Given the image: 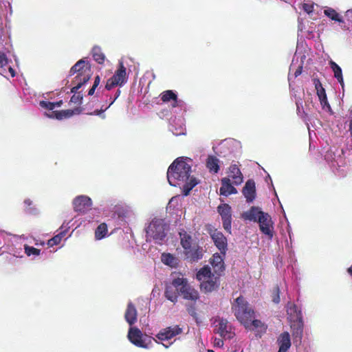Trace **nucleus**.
<instances>
[{
	"label": "nucleus",
	"mask_w": 352,
	"mask_h": 352,
	"mask_svg": "<svg viewBox=\"0 0 352 352\" xmlns=\"http://www.w3.org/2000/svg\"><path fill=\"white\" fill-rule=\"evenodd\" d=\"M191 162L192 160L189 158H177L167 171V179L170 185L182 188L185 196L198 184L197 179L190 175Z\"/></svg>",
	"instance_id": "nucleus-1"
},
{
	"label": "nucleus",
	"mask_w": 352,
	"mask_h": 352,
	"mask_svg": "<svg viewBox=\"0 0 352 352\" xmlns=\"http://www.w3.org/2000/svg\"><path fill=\"white\" fill-rule=\"evenodd\" d=\"M70 75L77 74L72 81L73 87L71 89L72 93H75L80 89L82 85L86 83L91 78V67L88 61L85 59L78 60L70 69Z\"/></svg>",
	"instance_id": "nucleus-2"
},
{
	"label": "nucleus",
	"mask_w": 352,
	"mask_h": 352,
	"mask_svg": "<svg viewBox=\"0 0 352 352\" xmlns=\"http://www.w3.org/2000/svg\"><path fill=\"white\" fill-rule=\"evenodd\" d=\"M219 274L212 272L211 268L206 265L198 270L197 279L200 283V288L204 292H211L218 288L219 285Z\"/></svg>",
	"instance_id": "nucleus-3"
},
{
	"label": "nucleus",
	"mask_w": 352,
	"mask_h": 352,
	"mask_svg": "<svg viewBox=\"0 0 352 352\" xmlns=\"http://www.w3.org/2000/svg\"><path fill=\"white\" fill-rule=\"evenodd\" d=\"M180 243L184 253L190 261H197L202 258L201 250L193 242L192 237L186 232H179Z\"/></svg>",
	"instance_id": "nucleus-4"
},
{
	"label": "nucleus",
	"mask_w": 352,
	"mask_h": 352,
	"mask_svg": "<svg viewBox=\"0 0 352 352\" xmlns=\"http://www.w3.org/2000/svg\"><path fill=\"white\" fill-rule=\"evenodd\" d=\"M173 284L185 300L195 302L199 299L198 291L188 283L186 278L178 277L173 280Z\"/></svg>",
	"instance_id": "nucleus-5"
},
{
	"label": "nucleus",
	"mask_w": 352,
	"mask_h": 352,
	"mask_svg": "<svg viewBox=\"0 0 352 352\" xmlns=\"http://www.w3.org/2000/svg\"><path fill=\"white\" fill-rule=\"evenodd\" d=\"M232 309L236 318L244 326L248 327V320L252 319L254 312L242 296H239L235 300L232 305Z\"/></svg>",
	"instance_id": "nucleus-6"
},
{
	"label": "nucleus",
	"mask_w": 352,
	"mask_h": 352,
	"mask_svg": "<svg viewBox=\"0 0 352 352\" xmlns=\"http://www.w3.org/2000/svg\"><path fill=\"white\" fill-rule=\"evenodd\" d=\"M127 338L135 346L144 349H148L152 345V340L157 342L155 338H152L142 331L137 327H131L129 329Z\"/></svg>",
	"instance_id": "nucleus-7"
},
{
	"label": "nucleus",
	"mask_w": 352,
	"mask_h": 352,
	"mask_svg": "<svg viewBox=\"0 0 352 352\" xmlns=\"http://www.w3.org/2000/svg\"><path fill=\"white\" fill-rule=\"evenodd\" d=\"M166 225L162 219H154L146 228V237L151 241L160 243L166 236Z\"/></svg>",
	"instance_id": "nucleus-8"
},
{
	"label": "nucleus",
	"mask_w": 352,
	"mask_h": 352,
	"mask_svg": "<svg viewBox=\"0 0 352 352\" xmlns=\"http://www.w3.org/2000/svg\"><path fill=\"white\" fill-rule=\"evenodd\" d=\"M287 312L289 315L291 321H293V324L291 325L292 328L295 329V333L296 336L301 335L302 333V314L300 310H298L296 305L292 302H289L287 305Z\"/></svg>",
	"instance_id": "nucleus-9"
},
{
	"label": "nucleus",
	"mask_w": 352,
	"mask_h": 352,
	"mask_svg": "<svg viewBox=\"0 0 352 352\" xmlns=\"http://www.w3.org/2000/svg\"><path fill=\"white\" fill-rule=\"evenodd\" d=\"M126 68L120 62L115 74L107 81L105 88L110 90L115 86H122L126 82Z\"/></svg>",
	"instance_id": "nucleus-10"
},
{
	"label": "nucleus",
	"mask_w": 352,
	"mask_h": 352,
	"mask_svg": "<svg viewBox=\"0 0 352 352\" xmlns=\"http://www.w3.org/2000/svg\"><path fill=\"white\" fill-rule=\"evenodd\" d=\"M182 331V329L178 325H173L160 330L155 336V338L157 340L163 343L162 342L172 340L175 336L181 334Z\"/></svg>",
	"instance_id": "nucleus-11"
},
{
	"label": "nucleus",
	"mask_w": 352,
	"mask_h": 352,
	"mask_svg": "<svg viewBox=\"0 0 352 352\" xmlns=\"http://www.w3.org/2000/svg\"><path fill=\"white\" fill-rule=\"evenodd\" d=\"M74 209L76 212L85 214L92 206V201L90 197L85 195L76 197L73 201Z\"/></svg>",
	"instance_id": "nucleus-12"
},
{
	"label": "nucleus",
	"mask_w": 352,
	"mask_h": 352,
	"mask_svg": "<svg viewBox=\"0 0 352 352\" xmlns=\"http://www.w3.org/2000/svg\"><path fill=\"white\" fill-rule=\"evenodd\" d=\"M261 231L269 238L272 239L273 236V221L271 217L265 212L261 214L258 221Z\"/></svg>",
	"instance_id": "nucleus-13"
},
{
	"label": "nucleus",
	"mask_w": 352,
	"mask_h": 352,
	"mask_svg": "<svg viewBox=\"0 0 352 352\" xmlns=\"http://www.w3.org/2000/svg\"><path fill=\"white\" fill-rule=\"evenodd\" d=\"M214 332L219 334L221 337H231V327L227 320L223 318H216L213 322Z\"/></svg>",
	"instance_id": "nucleus-14"
},
{
	"label": "nucleus",
	"mask_w": 352,
	"mask_h": 352,
	"mask_svg": "<svg viewBox=\"0 0 352 352\" xmlns=\"http://www.w3.org/2000/svg\"><path fill=\"white\" fill-rule=\"evenodd\" d=\"M212 239L222 254H225L227 250V239L223 234L217 231H214L212 235Z\"/></svg>",
	"instance_id": "nucleus-15"
},
{
	"label": "nucleus",
	"mask_w": 352,
	"mask_h": 352,
	"mask_svg": "<svg viewBox=\"0 0 352 352\" xmlns=\"http://www.w3.org/2000/svg\"><path fill=\"white\" fill-rule=\"evenodd\" d=\"M81 112L80 108H76L73 110H62L59 111H53L50 114H47V116L51 118H56L58 120H63L72 117L73 115L79 114Z\"/></svg>",
	"instance_id": "nucleus-16"
},
{
	"label": "nucleus",
	"mask_w": 352,
	"mask_h": 352,
	"mask_svg": "<svg viewBox=\"0 0 352 352\" xmlns=\"http://www.w3.org/2000/svg\"><path fill=\"white\" fill-rule=\"evenodd\" d=\"M227 177L230 178V179H232L233 184L236 186L240 185L243 180L241 172L235 164L230 166Z\"/></svg>",
	"instance_id": "nucleus-17"
},
{
	"label": "nucleus",
	"mask_w": 352,
	"mask_h": 352,
	"mask_svg": "<svg viewBox=\"0 0 352 352\" xmlns=\"http://www.w3.org/2000/svg\"><path fill=\"white\" fill-rule=\"evenodd\" d=\"M315 87L317 91V94L318 96V98L320 99L321 105L322 106L323 109L329 111L331 107L327 101V95L325 93L324 89L322 87V84L319 80H315Z\"/></svg>",
	"instance_id": "nucleus-18"
},
{
	"label": "nucleus",
	"mask_w": 352,
	"mask_h": 352,
	"mask_svg": "<svg viewBox=\"0 0 352 352\" xmlns=\"http://www.w3.org/2000/svg\"><path fill=\"white\" fill-rule=\"evenodd\" d=\"M219 192L221 195L228 197L232 194H236L237 190L231 184L230 178L223 177L221 179V187Z\"/></svg>",
	"instance_id": "nucleus-19"
},
{
	"label": "nucleus",
	"mask_w": 352,
	"mask_h": 352,
	"mask_svg": "<svg viewBox=\"0 0 352 352\" xmlns=\"http://www.w3.org/2000/svg\"><path fill=\"white\" fill-rule=\"evenodd\" d=\"M263 212H264L261 211L259 208L253 206L250 210L244 212L241 217L245 220L257 222L261 214H263Z\"/></svg>",
	"instance_id": "nucleus-20"
},
{
	"label": "nucleus",
	"mask_w": 352,
	"mask_h": 352,
	"mask_svg": "<svg viewBox=\"0 0 352 352\" xmlns=\"http://www.w3.org/2000/svg\"><path fill=\"white\" fill-rule=\"evenodd\" d=\"M210 263L212 266L213 271L215 274H219L224 270V263L222 256L216 253L214 254L212 257L210 258Z\"/></svg>",
	"instance_id": "nucleus-21"
},
{
	"label": "nucleus",
	"mask_w": 352,
	"mask_h": 352,
	"mask_svg": "<svg viewBox=\"0 0 352 352\" xmlns=\"http://www.w3.org/2000/svg\"><path fill=\"white\" fill-rule=\"evenodd\" d=\"M243 193L247 201L251 202L255 198V183L252 180H248L243 189Z\"/></svg>",
	"instance_id": "nucleus-22"
},
{
	"label": "nucleus",
	"mask_w": 352,
	"mask_h": 352,
	"mask_svg": "<svg viewBox=\"0 0 352 352\" xmlns=\"http://www.w3.org/2000/svg\"><path fill=\"white\" fill-rule=\"evenodd\" d=\"M124 317L131 327L137 321V310L131 302L128 304Z\"/></svg>",
	"instance_id": "nucleus-23"
},
{
	"label": "nucleus",
	"mask_w": 352,
	"mask_h": 352,
	"mask_svg": "<svg viewBox=\"0 0 352 352\" xmlns=\"http://www.w3.org/2000/svg\"><path fill=\"white\" fill-rule=\"evenodd\" d=\"M278 352H286L291 346L290 336L287 332L282 333L278 338Z\"/></svg>",
	"instance_id": "nucleus-24"
},
{
	"label": "nucleus",
	"mask_w": 352,
	"mask_h": 352,
	"mask_svg": "<svg viewBox=\"0 0 352 352\" xmlns=\"http://www.w3.org/2000/svg\"><path fill=\"white\" fill-rule=\"evenodd\" d=\"M246 328H249L251 330L256 331L258 333H262L265 331L266 327L260 320H248V327L245 326Z\"/></svg>",
	"instance_id": "nucleus-25"
},
{
	"label": "nucleus",
	"mask_w": 352,
	"mask_h": 352,
	"mask_svg": "<svg viewBox=\"0 0 352 352\" xmlns=\"http://www.w3.org/2000/svg\"><path fill=\"white\" fill-rule=\"evenodd\" d=\"M219 160L214 156H208L206 162V166L211 172L217 173L219 169Z\"/></svg>",
	"instance_id": "nucleus-26"
},
{
	"label": "nucleus",
	"mask_w": 352,
	"mask_h": 352,
	"mask_svg": "<svg viewBox=\"0 0 352 352\" xmlns=\"http://www.w3.org/2000/svg\"><path fill=\"white\" fill-rule=\"evenodd\" d=\"M161 260L163 263L171 267H176L178 263L177 258L169 253H163Z\"/></svg>",
	"instance_id": "nucleus-27"
},
{
	"label": "nucleus",
	"mask_w": 352,
	"mask_h": 352,
	"mask_svg": "<svg viewBox=\"0 0 352 352\" xmlns=\"http://www.w3.org/2000/svg\"><path fill=\"white\" fill-rule=\"evenodd\" d=\"M179 292L177 291L176 288L173 286L172 283L171 285L167 286L165 291V296L166 298L173 302H175L177 300V294Z\"/></svg>",
	"instance_id": "nucleus-28"
},
{
	"label": "nucleus",
	"mask_w": 352,
	"mask_h": 352,
	"mask_svg": "<svg viewBox=\"0 0 352 352\" xmlns=\"http://www.w3.org/2000/svg\"><path fill=\"white\" fill-rule=\"evenodd\" d=\"M331 69L334 73L335 78L338 80V81L340 83L342 86L344 85V80L342 77V72L340 67L337 65L335 62L331 60L329 63Z\"/></svg>",
	"instance_id": "nucleus-29"
},
{
	"label": "nucleus",
	"mask_w": 352,
	"mask_h": 352,
	"mask_svg": "<svg viewBox=\"0 0 352 352\" xmlns=\"http://www.w3.org/2000/svg\"><path fill=\"white\" fill-rule=\"evenodd\" d=\"M92 56L94 59L99 64L103 63L105 60L104 54L102 52L100 47L98 46H95L93 47Z\"/></svg>",
	"instance_id": "nucleus-30"
},
{
	"label": "nucleus",
	"mask_w": 352,
	"mask_h": 352,
	"mask_svg": "<svg viewBox=\"0 0 352 352\" xmlns=\"http://www.w3.org/2000/svg\"><path fill=\"white\" fill-rule=\"evenodd\" d=\"M218 212L222 219L231 218V208L228 204H221L218 206Z\"/></svg>",
	"instance_id": "nucleus-31"
},
{
	"label": "nucleus",
	"mask_w": 352,
	"mask_h": 352,
	"mask_svg": "<svg viewBox=\"0 0 352 352\" xmlns=\"http://www.w3.org/2000/svg\"><path fill=\"white\" fill-rule=\"evenodd\" d=\"M324 14L327 16H328L329 18H330L332 20L337 21H338L340 23H342L343 22V21L341 19V17H340L339 14L333 8H327L324 10Z\"/></svg>",
	"instance_id": "nucleus-32"
},
{
	"label": "nucleus",
	"mask_w": 352,
	"mask_h": 352,
	"mask_svg": "<svg viewBox=\"0 0 352 352\" xmlns=\"http://www.w3.org/2000/svg\"><path fill=\"white\" fill-rule=\"evenodd\" d=\"M162 100L164 102H168L170 100H173L174 101L173 106L175 107L177 104V96L170 90L166 91L162 94Z\"/></svg>",
	"instance_id": "nucleus-33"
},
{
	"label": "nucleus",
	"mask_w": 352,
	"mask_h": 352,
	"mask_svg": "<svg viewBox=\"0 0 352 352\" xmlns=\"http://www.w3.org/2000/svg\"><path fill=\"white\" fill-rule=\"evenodd\" d=\"M107 232V228L106 224H100L96 229L95 234L97 239H101L105 236Z\"/></svg>",
	"instance_id": "nucleus-34"
},
{
	"label": "nucleus",
	"mask_w": 352,
	"mask_h": 352,
	"mask_svg": "<svg viewBox=\"0 0 352 352\" xmlns=\"http://www.w3.org/2000/svg\"><path fill=\"white\" fill-rule=\"evenodd\" d=\"M8 65V59L6 57V55L0 52V73L3 75H7V69L6 67Z\"/></svg>",
	"instance_id": "nucleus-35"
},
{
	"label": "nucleus",
	"mask_w": 352,
	"mask_h": 352,
	"mask_svg": "<svg viewBox=\"0 0 352 352\" xmlns=\"http://www.w3.org/2000/svg\"><path fill=\"white\" fill-rule=\"evenodd\" d=\"M25 252L28 256H38L40 254V250L36 249L34 247L29 246L28 245H25L24 246Z\"/></svg>",
	"instance_id": "nucleus-36"
},
{
	"label": "nucleus",
	"mask_w": 352,
	"mask_h": 352,
	"mask_svg": "<svg viewBox=\"0 0 352 352\" xmlns=\"http://www.w3.org/2000/svg\"><path fill=\"white\" fill-rule=\"evenodd\" d=\"M63 233H60V234H57L52 239H50L47 243L48 245L53 246V245H58V243H60L61 239L63 237Z\"/></svg>",
	"instance_id": "nucleus-37"
},
{
	"label": "nucleus",
	"mask_w": 352,
	"mask_h": 352,
	"mask_svg": "<svg viewBox=\"0 0 352 352\" xmlns=\"http://www.w3.org/2000/svg\"><path fill=\"white\" fill-rule=\"evenodd\" d=\"M39 104L41 107L49 110H53L56 107V104L47 101H41Z\"/></svg>",
	"instance_id": "nucleus-38"
},
{
	"label": "nucleus",
	"mask_w": 352,
	"mask_h": 352,
	"mask_svg": "<svg viewBox=\"0 0 352 352\" xmlns=\"http://www.w3.org/2000/svg\"><path fill=\"white\" fill-rule=\"evenodd\" d=\"M272 301L276 304L280 302L279 289L278 287L274 288L272 291Z\"/></svg>",
	"instance_id": "nucleus-39"
},
{
	"label": "nucleus",
	"mask_w": 352,
	"mask_h": 352,
	"mask_svg": "<svg viewBox=\"0 0 352 352\" xmlns=\"http://www.w3.org/2000/svg\"><path fill=\"white\" fill-rule=\"evenodd\" d=\"M314 8V3H305L302 4V9L308 14L312 12Z\"/></svg>",
	"instance_id": "nucleus-40"
},
{
	"label": "nucleus",
	"mask_w": 352,
	"mask_h": 352,
	"mask_svg": "<svg viewBox=\"0 0 352 352\" xmlns=\"http://www.w3.org/2000/svg\"><path fill=\"white\" fill-rule=\"evenodd\" d=\"M222 220L223 228L228 231L230 230L231 228V218L223 219Z\"/></svg>",
	"instance_id": "nucleus-41"
},
{
	"label": "nucleus",
	"mask_w": 352,
	"mask_h": 352,
	"mask_svg": "<svg viewBox=\"0 0 352 352\" xmlns=\"http://www.w3.org/2000/svg\"><path fill=\"white\" fill-rule=\"evenodd\" d=\"M213 345L217 347H222L223 346V341L221 338H214L213 340Z\"/></svg>",
	"instance_id": "nucleus-42"
},
{
	"label": "nucleus",
	"mask_w": 352,
	"mask_h": 352,
	"mask_svg": "<svg viewBox=\"0 0 352 352\" xmlns=\"http://www.w3.org/2000/svg\"><path fill=\"white\" fill-rule=\"evenodd\" d=\"M82 99V97L81 95L80 94H78V95H74L72 98H71V102H74V103H78L79 102L81 101V100Z\"/></svg>",
	"instance_id": "nucleus-43"
},
{
	"label": "nucleus",
	"mask_w": 352,
	"mask_h": 352,
	"mask_svg": "<svg viewBox=\"0 0 352 352\" xmlns=\"http://www.w3.org/2000/svg\"><path fill=\"white\" fill-rule=\"evenodd\" d=\"M301 73H302V66H298V67L296 69V71L294 74V77L296 78L297 76L300 75Z\"/></svg>",
	"instance_id": "nucleus-44"
},
{
	"label": "nucleus",
	"mask_w": 352,
	"mask_h": 352,
	"mask_svg": "<svg viewBox=\"0 0 352 352\" xmlns=\"http://www.w3.org/2000/svg\"><path fill=\"white\" fill-rule=\"evenodd\" d=\"M6 67L8 68V72H7V73H8V72H9V73H10V76H11L12 77H14V76H15V72H14V69H13L10 66H8V65H7V67Z\"/></svg>",
	"instance_id": "nucleus-45"
},
{
	"label": "nucleus",
	"mask_w": 352,
	"mask_h": 352,
	"mask_svg": "<svg viewBox=\"0 0 352 352\" xmlns=\"http://www.w3.org/2000/svg\"><path fill=\"white\" fill-rule=\"evenodd\" d=\"M100 78L98 76H97L95 78L94 83L93 86L97 87L98 86V85L100 84Z\"/></svg>",
	"instance_id": "nucleus-46"
},
{
	"label": "nucleus",
	"mask_w": 352,
	"mask_h": 352,
	"mask_svg": "<svg viewBox=\"0 0 352 352\" xmlns=\"http://www.w3.org/2000/svg\"><path fill=\"white\" fill-rule=\"evenodd\" d=\"M346 16L349 20H352V10H349L346 12Z\"/></svg>",
	"instance_id": "nucleus-47"
},
{
	"label": "nucleus",
	"mask_w": 352,
	"mask_h": 352,
	"mask_svg": "<svg viewBox=\"0 0 352 352\" xmlns=\"http://www.w3.org/2000/svg\"><path fill=\"white\" fill-rule=\"evenodd\" d=\"M96 88V87L92 86V87L89 89L88 94L89 96L93 95L94 94Z\"/></svg>",
	"instance_id": "nucleus-48"
},
{
	"label": "nucleus",
	"mask_w": 352,
	"mask_h": 352,
	"mask_svg": "<svg viewBox=\"0 0 352 352\" xmlns=\"http://www.w3.org/2000/svg\"><path fill=\"white\" fill-rule=\"evenodd\" d=\"M176 341V339H174L173 342H170L168 343V344H166L164 343H162L163 346H165L166 349L168 348L173 342Z\"/></svg>",
	"instance_id": "nucleus-49"
},
{
	"label": "nucleus",
	"mask_w": 352,
	"mask_h": 352,
	"mask_svg": "<svg viewBox=\"0 0 352 352\" xmlns=\"http://www.w3.org/2000/svg\"><path fill=\"white\" fill-rule=\"evenodd\" d=\"M176 341V339H174L173 342H170L168 343V344H166L164 343H162L163 346H165L166 349L168 348L173 342Z\"/></svg>",
	"instance_id": "nucleus-50"
},
{
	"label": "nucleus",
	"mask_w": 352,
	"mask_h": 352,
	"mask_svg": "<svg viewBox=\"0 0 352 352\" xmlns=\"http://www.w3.org/2000/svg\"><path fill=\"white\" fill-rule=\"evenodd\" d=\"M176 341V339H174L173 342H170L168 343V344H166L164 343H162L163 346H165L166 349L168 348L173 342Z\"/></svg>",
	"instance_id": "nucleus-51"
},
{
	"label": "nucleus",
	"mask_w": 352,
	"mask_h": 352,
	"mask_svg": "<svg viewBox=\"0 0 352 352\" xmlns=\"http://www.w3.org/2000/svg\"><path fill=\"white\" fill-rule=\"evenodd\" d=\"M173 133L175 135H179L184 134V132H183V131L177 132V131H173Z\"/></svg>",
	"instance_id": "nucleus-52"
},
{
	"label": "nucleus",
	"mask_w": 352,
	"mask_h": 352,
	"mask_svg": "<svg viewBox=\"0 0 352 352\" xmlns=\"http://www.w3.org/2000/svg\"><path fill=\"white\" fill-rule=\"evenodd\" d=\"M54 103L56 104V107H59L62 104V101H59V102H54Z\"/></svg>",
	"instance_id": "nucleus-53"
},
{
	"label": "nucleus",
	"mask_w": 352,
	"mask_h": 352,
	"mask_svg": "<svg viewBox=\"0 0 352 352\" xmlns=\"http://www.w3.org/2000/svg\"><path fill=\"white\" fill-rule=\"evenodd\" d=\"M100 113H101V111H94V113L93 114H94V115H100Z\"/></svg>",
	"instance_id": "nucleus-54"
},
{
	"label": "nucleus",
	"mask_w": 352,
	"mask_h": 352,
	"mask_svg": "<svg viewBox=\"0 0 352 352\" xmlns=\"http://www.w3.org/2000/svg\"><path fill=\"white\" fill-rule=\"evenodd\" d=\"M348 272H349L351 275H352V265H351V267L349 268V270H348Z\"/></svg>",
	"instance_id": "nucleus-55"
},
{
	"label": "nucleus",
	"mask_w": 352,
	"mask_h": 352,
	"mask_svg": "<svg viewBox=\"0 0 352 352\" xmlns=\"http://www.w3.org/2000/svg\"><path fill=\"white\" fill-rule=\"evenodd\" d=\"M25 204H28V205H30L31 204V202L30 200H25Z\"/></svg>",
	"instance_id": "nucleus-56"
},
{
	"label": "nucleus",
	"mask_w": 352,
	"mask_h": 352,
	"mask_svg": "<svg viewBox=\"0 0 352 352\" xmlns=\"http://www.w3.org/2000/svg\"><path fill=\"white\" fill-rule=\"evenodd\" d=\"M189 313H190L192 316L195 315V312L194 311H189Z\"/></svg>",
	"instance_id": "nucleus-57"
},
{
	"label": "nucleus",
	"mask_w": 352,
	"mask_h": 352,
	"mask_svg": "<svg viewBox=\"0 0 352 352\" xmlns=\"http://www.w3.org/2000/svg\"><path fill=\"white\" fill-rule=\"evenodd\" d=\"M288 78H289V80H291V78H292V75H291V74H289V77H288Z\"/></svg>",
	"instance_id": "nucleus-58"
},
{
	"label": "nucleus",
	"mask_w": 352,
	"mask_h": 352,
	"mask_svg": "<svg viewBox=\"0 0 352 352\" xmlns=\"http://www.w3.org/2000/svg\"><path fill=\"white\" fill-rule=\"evenodd\" d=\"M208 352H214V351L213 350L209 349V350H208Z\"/></svg>",
	"instance_id": "nucleus-59"
},
{
	"label": "nucleus",
	"mask_w": 352,
	"mask_h": 352,
	"mask_svg": "<svg viewBox=\"0 0 352 352\" xmlns=\"http://www.w3.org/2000/svg\"><path fill=\"white\" fill-rule=\"evenodd\" d=\"M119 94H120V91H118V94H116L117 97L119 96Z\"/></svg>",
	"instance_id": "nucleus-60"
},
{
	"label": "nucleus",
	"mask_w": 352,
	"mask_h": 352,
	"mask_svg": "<svg viewBox=\"0 0 352 352\" xmlns=\"http://www.w3.org/2000/svg\"><path fill=\"white\" fill-rule=\"evenodd\" d=\"M113 102H115V100H113V101H111V104L112 103H113Z\"/></svg>",
	"instance_id": "nucleus-61"
},
{
	"label": "nucleus",
	"mask_w": 352,
	"mask_h": 352,
	"mask_svg": "<svg viewBox=\"0 0 352 352\" xmlns=\"http://www.w3.org/2000/svg\"><path fill=\"white\" fill-rule=\"evenodd\" d=\"M113 102H115V100H113V101H111V104L112 103H113Z\"/></svg>",
	"instance_id": "nucleus-62"
}]
</instances>
